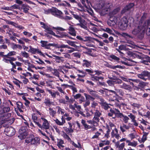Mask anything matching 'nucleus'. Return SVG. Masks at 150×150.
Returning a JSON list of instances; mask_svg holds the SVG:
<instances>
[{
    "label": "nucleus",
    "mask_w": 150,
    "mask_h": 150,
    "mask_svg": "<svg viewBox=\"0 0 150 150\" xmlns=\"http://www.w3.org/2000/svg\"><path fill=\"white\" fill-rule=\"evenodd\" d=\"M40 122L42 124L39 122L38 126L42 129H48L50 127V124L48 120L42 116L40 118Z\"/></svg>",
    "instance_id": "nucleus-1"
},
{
    "label": "nucleus",
    "mask_w": 150,
    "mask_h": 150,
    "mask_svg": "<svg viewBox=\"0 0 150 150\" xmlns=\"http://www.w3.org/2000/svg\"><path fill=\"white\" fill-rule=\"evenodd\" d=\"M25 142L27 144L30 143L31 144L37 145L40 143V139L38 137L33 138V136H30L26 139Z\"/></svg>",
    "instance_id": "nucleus-2"
},
{
    "label": "nucleus",
    "mask_w": 150,
    "mask_h": 150,
    "mask_svg": "<svg viewBox=\"0 0 150 150\" xmlns=\"http://www.w3.org/2000/svg\"><path fill=\"white\" fill-rule=\"evenodd\" d=\"M53 28L57 30L56 33L58 35H57L55 34V35L54 36L58 38H63L67 36V34H66V33L65 32H61L59 31V30L62 31H65L66 29H65L59 27H53Z\"/></svg>",
    "instance_id": "nucleus-3"
},
{
    "label": "nucleus",
    "mask_w": 150,
    "mask_h": 150,
    "mask_svg": "<svg viewBox=\"0 0 150 150\" xmlns=\"http://www.w3.org/2000/svg\"><path fill=\"white\" fill-rule=\"evenodd\" d=\"M27 128L25 127H22L19 130L18 137L21 139L25 138L28 134Z\"/></svg>",
    "instance_id": "nucleus-4"
},
{
    "label": "nucleus",
    "mask_w": 150,
    "mask_h": 150,
    "mask_svg": "<svg viewBox=\"0 0 150 150\" xmlns=\"http://www.w3.org/2000/svg\"><path fill=\"white\" fill-rule=\"evenodd\" d=\"M44 13L46 14L51 13L52 15L60 17L62 16L63 13L59 10H45Z\"/></svg>",
    "instance_id": "nucleus-5"
},
{
    "label": "nucleus",
    "mask_w": 150,
    "mask_h": 150,
    "mask_svg": "<svg viewBox=\"0 0 150 150\" xmlns=\"http://www.w3.org/2000/svg\"><path fill=\"white\" fill-rule=\"evenodd\" d=\"M150 76V72L146 70L143 71L137 75L138 78L145 81L148 79Z\"/></svg>",
    "instance_id": "nucleus-6"
},
{
    "label": "nucleus",
    "mask_w": 150,
    "mask_h": 150,
    "mask_svg": "<svg viewBox=\"0 0 150 150\" xmlns=\"http://www.w3.org/2000/svg\"><path fill=\"white\" fill-rule=\"evenodd\" d=\"M4 132L6 135L8 136H11L15 134V129L11 127H8L5 128Z\"/></svg>",
    "instance_id": "nucleus-7"
},
{
    "label": "nucleus",
    "mask_w": 150,
    "mask_h": 150,
    "mask_svg": "<svg viewBox=\"0 0 150 150\" xmlns=\"http://www.w3.org/2000/svg\"><path fill=\"white\" fill-rule=\"evenodd\" d=\"M40 24L42 25L41 27L45 29V32L54 36L55 35V33L52 30L51 28L45 23L42 22H40Z\"/></svg>",
    "instance_id": "nucleus-8"
},
{
    "label": "nucleus",
    "mask_w": 150,
    "mask_h": 150,
    "mask_svg": "<svg viewBox=\"0 0 150 150\" xmlns=\"http://www.w3.org/2000/svg\"><path fill=\"white\" fill-rule=\"evenodd\" d=\"M128 21L127 18L124 17L122 18L120 23V26L122 30L125 29L128 26Z\"/></svg>",
    "instance_id": "nucleus-9"
},
{
    "label": "nucleus",
    "mask_w": 150,
    "mask_h": 150,
    "mask_svg": "<svg viewBox=\"0 0 150 150\" xmlns=\"http://www.w3.org/2000/svg\"><path fill=\"white\" fill-rule=\"evenodd\" d=\"M95 112L93 113L92 110H91V112L92 113L94 114V117L93 118L94 120H96V122H98L99 121V117L101 115V114L100 111L97 109L94 110Z\"/></svg>",
    "instance_id": "nucleus-10"
},
{
    "label": "nucleus",
    "mask_w": 150,
    "mask_h": 150,
    "mask_svg": "<svg viewBox=\"0 0 150 150\" xmlns=\"http://www.w3.org/2000/svg\"><path fill=\"white\" fill-rule=\"evenodd\" d=\"M29 49L28 51V52H30V53L35 54L36 53H37L40 55H43V54L42 52L38 48H35L32 47L31 46H29Z\"/></svg>",
    "instance_id": "nucleus-11"
},
{
    "label": "nucleus",
    "mask_w": 150,
    "mask_h": 150,
    "mask_svg": "<svg viewBox=\"0 0 150 150\" xmlns=\"http://www.w3.org/2000/svg\"><path fill=\"white\" fill-rule=\"evenodd\" d=\"M41 44V46L44 47L45 49H50L51 46H53V44L51 43H48V42L47 41L41 40L40 42Z\"/></svg>",
    "instance_id": "nucleus-12"
},
{
    "label": "nucleus",
    "mask_w": 150,
    "mask_h": 150,
    "mask_svg": "<svg viewBox=\"0 0 150 150\" xmlns=\"http://www.w3.org/2000/svg\"><path fill=\"white\" fill-rule=\"evenodd\" d=\"M10 110V109L9 107H5L0 111V113H4L3 115H2V116H3L4 117H5V118L4 119H6L7 117L6 116L7 114L6 112L9 111Z\"/></svg>",
    "instance_id": "nucleus-13"
},
{
    "label": "nucleus",
    "mask_w": 150,
    "mask_h": 150,
    "mask_svg": "<svg viewBox=\"0 0 150 150\" xmlns=\"http://www.w3.org/2000/svg\"><path fill=\"white\" fill-rule=\"evenodd\" d=\"M111 136L112 137H115L116 139H118L119 137V135L118 134L117 129L115 128L114 129H113L111 132Z\"/></svg>",
    "instance_id": "nucleus-14"
},
{
    "label": "nucleus",
    "mask_w": 150,
    "mask_h": 150,
    "mask_svg": "<svg viewBox=\"0 0 150 150\" xmlns=\"http://www.w3.org/2000/svg\"><path fill=\"white\" fill-rule=\"evenodd\" d=\"M52 56L55 57L54 59L55 60V61L56 63H63L64 61V58L63 57H60L54 55H53Z\"/></svg>",
    "instance_id": "nucleus-15"
},
{
    "label": "nucleus",
    "mask_w": 150,
    "mask_h": 150,
    "mask_svg": "<svg viewBox=\"0 0 150 150\" xmlns=\"http://www.w3.org/2000/svg\"><path fill=\"white\" fill-rule=\"evenodd\" d=\"M87 90L89 94L94 98H99V96L97 93L96 91L90 89L89 88H87Z\"/></svg>",
    "instance_id": "nucleus-16"
},
{
    "label": "nucleus",
    "mask_w": 150,
    "mask_h": 150,
    "mask_svg": "<svg viewBox=\"0 0 150 150\" xmlns=\"http://www.w3.org/2000/svg\"><path fill=\"white\" fill-rule=\"evenodd\" d=\"M57 146L61 149L63 150L64 147V142L61 139H57Z\"/></svg>",
    "instance_id": "nucleus-17"
},
{
    "label": "nucleus",
    "mask_w": 150,
    "mask_h": 150,
    "mask_svg": "<svg viewBox=\"0 0 150 150\" xmlns=\"http://www.w3.org/2000/svg\"><path fill=\"white\" fill-rule=\"evenodd\" d=\"M16 54V52L14 51H11L8 52L6 54L7 59L8 60L7 62H8L9 60H11V59H16L15 58L10 57L11 56H14Z\"/></svg>",
    "instance_id": "nucleus-18"
},
{
    "label": "nucleus",
    "mask_w": 150,
    "mask_h": 150,
    "mask_svg": "<svg viewBox=\"0 0 150 150\" xmlns=\"http://www.w3.org/2000/svg\"><path fill=\"white\" fill-rule=\"evenodd\" d=\"M125 146V143H124L120 144L119 142L118 141L115 143V146L118 148L119 150H123Z\"/></svg>",
    "instance_id": "nucleus-19"
},
{
    "label": "nucleus",
    "mask_w": 150,
    "mask_h": 150,
    "mask_svg": "<svg viewBox=\"0 0 150 150\" xmlns=\"http://www.w3.org/2000/svg\"><path fill=\"white\" fill-rule=\"evenodd\" d=\"M101 5L102 9H110L111 8L112 6V5L110 3H102Z\"/></svg>",
    "instance_id": "nucleus-20"
},
{
    "label": "nucleus",
    "mask_w": 150,
    "mask_h": 150,
    "mask_svg": "<svg viewBox=\"0 0 150 150\" xmlns=\"http://www.w3.org/2000/svg\"><path fill=\"white\" fill-rule=\"evenodd\" d=\"M119 86L120 88L124 89L126 90H131L132 89L131 86L129 85H127L125 83H122L119 85Z\"/></svg>",
    "instance_id": "nucleus-21"
},
{
    "label": "nucleus",
    "mask_w": 150,
    "mask_h": 150,
    "mask_svg": "<svg viewBox=\"0 0 150 150\" xmlns=\"http://www.w3.org/2000/svg\"><path fill=\"white\" fill-rule=\"evenodd\" d=\"M61 120L62 122L60 121L57 119L54 120V121L57 125L59 126H62L65 122V119L64 118L63 116H62Z\"/></svg>",
    "instance_id": "nucleus-22"
},
{
    "label": "nucleus",
    "mask_w": 150,
    "mask_h": 150,
    "mask_svg": "<svg viewBox=\"0 0 150 150\" xmlns=\"http://www.w3.org/2000/svg\"><path fill=\"white\" fill-rule=\"evenodd\" d=\"M68 30L69 31V33L70 35L74 36L76 35V31L74 28L72 26H70L69 27Z\"/></svg>",
    "instance_id": "nucleus-23"
},
{
    "label": "nucleus",
    "mask_w": 150,
    "mask_h": 150,
    "mask_svg": "<svg viewBox=\"0 0 150 150\" xmlns=\"http://www.w3.org/2000/svg\"><path fill=\"white\" fill-rule=\"evenodd\" d=\"M52 73L54 75L57 77L61 82H63L64 80V78L60 77L59 76V73L57 69H54L53 71H52Z\"/></svg>",
    "instance_id": "nucleus-24"
},
{
    "label": "nucleus",
    "mask_w": 150,
    "mask_h": 150,
    "mask_svg": "<svg viewBox=\"0 0 150 150\" xmlns=\"http://www.w3.org/2000/svg\"><path fill=\"white\" fill-rule=\"evenodd\" d=\"M130 127L129 126H127L124 124H123L122 125H121L120 126V130L122 133L126 132V130L129 129Z\"/></svg>",
    "instance_id": "nucleus-25"
},
{
    "label": "nucleus",
    "mask_w": 150,
    "mask_h": 150,
    "mask_svg": "<svg viewBox=\"0 0 150 150\" xmlns=\"http://www.w3.org/2000/svg\"><path fill=\"white\" fill-rule=\"evenodd\" d=\"M32 119L34 122L38 126L40 120L38 119L37 114L35 113L33 114H32Z\"/></svg>",
    "instance_id": "nucleus-26"
},
{
    "label": "nucleus",
    "mask_w": 150,
    "mask_h": 150,
    "mask_svg": "<svg viewBox=\"0 0 150 150\" xmlns=\"http://www.w3.org/2000/svg\"><path fill=\"white\" fill-rule=\"evenodd\" d=\"M112 11L110 12L109 15L110 16V19L108 20H110V22L112 23V21H113V23L114 24L115 23V22L114 21L113 18H112L114 14L116 13L117 12V10H111Z\"/></svg>",
    "instance_id": "nucleus-27"
},
{
    "label": "nucleus",
    "mask_w": 150,
    "mask_h": 150,
    "mask_svg": "<svg viewBox=\"0 0 150 150\" xmlns=\"http://www.w3.org/2000/svg\"><path fill=\"white\" fill-rule=\"evenodd\" d=\"M90 39V41H88L86 43V45L87 46L90 47H93V43H94V40H95V38L91 37Z\"/></svg>",
    "instance_id": "nucleus-28"
},
{
    "label": "nucleus",
    "mask_w": 150,
    "mask_h": 150,
    "mask_svg": "<svg viewBox=\"0 0 150 150\" xmlns=\"http://www.w3.org/2000/svg\"><path fill=\"white\" fill-rule=\"evenodd\" d=\"M115 110L116 111V115H115L114 117H112V118L115 119L116 117L118 118H123L124 115L122 113L120 112V111L118 109L115 108Z\"/></svg>",
    "instance_id": "nucleus-29"
},
{
    "label": "nucleus",
    "mask_w": 150,
    "mask_h": 150,
    "mask_svg": "<svg viewBox=\"0 0 150 150\" xmlns=\"http://www.w3.org/2000/svg\"><path fill=\"white\" fill-rule=\"evenodd\" d=\"M81 123L85 130H87L91 128V126L88 125L86 124V122L85 120L82 119L81 120Z\"/></svg>",
    "instance_id": "nucleus-30"
},
{
    "label": "nucleus",
    "mask_w": 150,
    "mask_h": 150,
    "mask_svg": "<svg viewBox=\"0 0 150 150\" xmlns=\"http://www.w3.org/2000/svg\"><path fill=\"white\" fill-rule=\"evenodd\" d=\"M127 60L129 61L130 62H122V64L126 65L131 66L135 64V63H136L135 62L132 60H131L130 59H127Z\"/></svg>",
    "instance_id": "nucleus-31"
},
{
    "label": "nucleus",
    "mask_w": 150,
    "mask_h": 150,
    "mask_svg": "<svg viewBox=\"0 0 150 150\" xmlns=\"http://www.w3.org/2000/svg\"><path fill=\"white\" fill-rule=\"evenodd\" d=\"M79 22L80 23V26L81 28H83L87 30L88 28L86 25V23L84 20L82 19Z\"/></svg>",
    "instance_id": "nucleus-32"
},
{
    "label": "nucleus",
    "mask_w": 150,
    "mask_h": 150,
    "mask_svg": "<svg viewBox=\"0 0 150 150\" xmlns=\"http://www.w3.org/2000/svg\"><path fill=\"white\" fill-rule=\"evenodd\" d=\"M141 31H142V27H138L132 30V33L134 35H136L141 32Z\"/></svg>",
    "instance_id": "nucleus-33"
},
{
    "label": "nucleus",
    "mask_w": 150,
    "mask_h": 150,
    "mask_svg": "<svg viewBox=\"0 0 150 150\" xmlns=\"http://www.w3.org/2000/svg\"><path fill=\"white\" fill-rule=\"evenodd\" d=\"M91 62L89 61L86 59H84L83 61L82 65L85 66L87 67H88L91 66Z\"/></svg>",
    "instance_id": "nucleus-34"
},
{
    "label": "nucleus",
    "mask_w": 150,
    "mask_h": 150,
    "mask_svg": "<svg viewBox=\"0 0 150 150\" xmlns=\"http://www.w3.org/2000/svg\"><path fill=\"white\" fill-rule=\"evenodd\" d=\"M56 108L57 109V113L58 114L63 115L65 113V110L62 109L60 106H57Z\"/></svg>",
    "instance_id": "nucleus-35"
},
{
    "label": "nucleus",
    "mask_w": 150,
    "mask_h": 150,
    "mask_svg": "<svg viewBox=\"0 0 150 150\" xmlns=\"http://www.w3.org/2000/svg\"><path fill=\"white\" fill-rule=\"evenodd\" d=\"M126 142L128 143V146H131L134 147H135L137 144V142L133 141L132 142H131L129 140H127Z\"/></svg>",
    "instance_id": "nucleus-36"
},
{
    "label": "nucleus",
    "mask_w": 150,
    "mask_h": 150,
    "mask_svg": "<svg viewBox=\"0 0 150 150\" xmlns=\"http://www.w3.org/2000/svg\"><path fill=\"white\" fill-rule=\"evenodd\" d=\"M17 108L20 112H23L22 109L23 108V105L22 103L20 102H18L16 103Z\"/></svg>",
    "instance_id": "nucleus-37"
},
{
    "label": "nucleus",
    "mask_w": 150,
    "mask_h": 150,
    "mask_svg": "<svg viewBox=\"0 0 150 150\" xmlns=\"http://www.w3.org/2000/svg\"><path fill=\"white\" fill-rule=\"evenodd\" d=\"M84 95L85 97L86 100H90L93 101L95 99V98L90 95L86 93H84Z\"/></svg>",
    "instance_id": "nucleus-38"
},
{
    "label": "nucleus",
    "mask_w": 150,
    "mask_h": 150,
    "mask_svg": "<svg viewBox=\"0 0 150 150\" xmlns=\"http://www.w3.org/2000/svg\"><path fill=\"white\" fill-rule=\"evenodd\" d=\"M72 85H68V86L73 91V93H76L77 90L76 88L75 87V85L73 82H72Z\"/></svg>",
    "instance_id": "nucleus-39"
},
{
    "label": "nucleus",
    "mask_w": 150,
    "mask_h": 150,
    "mask_svg": "<svg viewBox=\"0 0 150 150\" xmlns=\"http://www.w3.org/2000/svg\"><path fill=\"white\" fill-rule=\"evenodd\" d=\"M110 143V142L108 140L102 141L99 144V146L100 147H102L105 145H109Z\"/></svg>",
    "instance_id": "nucleus-40"
},
{
    "label": "nucleus",
    "mask_w": 150,
    "mask_h": 150,
    "mask_svg": "<svg viewBox=\"0 0 150 150\" xmlns=\"http://www.w3.org/2000/svg\"><path fill=\"white\" fill-rule=\"evenodd\" d=\"M4 52H0V57L3 58L2 61L6 63L8 60L7 59L6 54L4 55Z\"/></svg>",
    "instance_id": "nucleus-41"
},
{
    "label": "nucleus",
    "mask_w": 150,
    "mask_h": 150,
    "mask_svg": "<svg viewBox=\"0 0 150 150\" xmlns=\"http://www.w3.org/2000/svg\"><path fill=\"white\" fill-rule=\"evenodd\" d=\"M11 59V60H9L8 62H7L6 63L7 64L10 63L12 65V68L13 69H16V65L13 62V61H14L16 60V59Z\"/></svg>",
    "instance_id": "nucleus-42"
},
{
    "label": "nucleus",
    "mask_w": 150,
    "mask_h": 150,
    "mask_svg": "<svg viewBox=\"0 0 150 150\" xmlns=\"http://www.w3.org/2000/svg\"><path fill=\"white\" fill-rule=\"evenodd\" d=\"M49 112L50 115L52 117H54L56 115L57 112L54 110L53 108H49Z\"/></svg>",
    "instance_id": "nucleus-43"
},
{
    "label": "nucleus",
    "mask_w": 150,
    "mask_h": 150,
    "mask_svg": "<svg viewBox=\"0 0 150 150\" xmlns=\"http://www.w3.org/2000/svg\"><path fill=\"white\" fill-rule=\"evenodd\" d=\"M21 56L23 57L26 59L30 58L29 54L26 52L25 51H21Z\"/></svg>",
    "instance_id": "nucleus-44"
},
{
    "label": "nucleus",
    "mask_w": 150,
    "mask_h": 150,
    "mask_svg": "<svg viewBox=\"0 0 150 150\" xmlns=\"http://www.w3.org/2000/svg\"><path fill=\"white\" fill-rule=\"evenodd\" d=\"M46 90L49 93H50L51 96L53 98H55L56 97V93H54V92H52V91L51 90H50L48 89L47 88H46Z\"/></svg>",
    "instance_id": "nucleus-45"
},
{
    "label": "nucleus",
    "mask_w": 150,
    "mask_h": 150,
    "mask_svg": "<svg viewBox=\"0 0 150 150\" xmlns=\"http://www.w3.org/2000/svg\"><path fill=\"white\" fill-rule=\"evenodd\" d=\"M101 16H104L108 12V10H96Z\"/></svg>",
    "instance_id": "nucleus-46"
},
{
    "label": "nucleus",
    "mask_w": 150,
    "mask_h": 150,
    "mask_svg": "<svg viewBox=\"0 0 150 150\" xmlns=\"http://www.w3.org/2000/svg\"><path fill=\"white\" fill-rule=\"evenodd\" d=\"M134 5V4L133 3H131L127 5L123 9H130Z\"/></svg>",
    "instance_id": "nucleus-47"
},
{
    "label": "nucleus",
    "mask_w": 150,
    "mask_h": 150,
    "mask_svg": "<svg viewBox=\"0 0 150 150\" xmlns=\"http://www.w3.org/2000/svg\"><path fill=\"white\" fill-rule=\"evenodd\" d=\"M63 128L65 131L67 132V134H69V133H72L73 132L74 130L72 129L71 128H67L66 127H63Z\"/></svg>",
    "instance_id": "nucleus-48"
},
{
    "label": "nucleus",
    "mask_w": 150,
    "mask_h": 150,
    "mask_svg": "<svg viewBox=\"0 0 150 150\" xmlns=\"http://www.w3.org/2000/svg\"><path fill=\"white\" fill-rule=\"evenodd\" d=\"M78 71L79 73L82 74H78V76L79 77H85L86 75V72L83 71H81L80 70H78Z\"/></svg>",
    "instance_id": "nucleus-49"
},
{
    "label": "nucleus",
    "mask_w": 150,
    "mask_h": 150,
    "mask_svg": "<svg viewBox=\"0 0 150 150\" xmlns=\"http://www.w3.org/2000/svg\"><path fill=\"white\" fill-rule=\"evenodd\" d=\"M69 142H70V143L72 144L75 147L81 148V144L79 143H78V145H77L73 141H71H71H70Z\"/></svg>",
    "instance_id": "nucleus-50"
},
{
    "label": "nucleus",
    "mask_w": 150,
    "mask_h": 150,
    "mask_svg": "<svg viewBox=\"0 0 150 150\" xmlns=\"http://www.w3.org/2000/svg\"><path fill=\"white\" fill-rule=\"evenodd\" d=\"M44 103L46 105L48 106H50L52 103V102H51L50 100L48 98L45 99Z\"/></svg>",
    "instance_id": "nucleus-51"
},
{
    "label": "nucleus",
    "mask_w": 150,
    "mask_h": 150,
    "mask_svg": "<svg viewBox=\"0 0 150 150\" xmlns=\"http://www.w3.org/2000/svg\"><path fill=\"white\" fill-rule=\"evenodd\" d=\"M131 105L134 109L139 108L140 107V105L139 104L134 103H131Z\"/></svg>",
    "instance_id": "nucleus-52"
},
{
    "label": "nucleus",
    "mask_w": 150,
    "mask_h": 150,
    "mask_svg": "<svg viewBox=\"0 0 150 150\" xmlns=\"http://www.w3.org/2000/svg\"><path fill=\"white\" fill-rule=\"evenodd\" d=\"M110 57L112 59L114 60L115 61L117 62L118 61L120 60V58L119 57H117L114 55L112 54L110 55Z\"/></svg>",
    "instance_id": "nucleus-53"
},
{
    "label": "nucleus",
    "mask_w": 150,
    "mask_h": 150,
    "mask_svg": "<svg viewBox=\"0 0 150 150\" xmlns=\"http://www.w3.org/2000/svg\"><path fill=\"white\" fill-rule=\"evenodd\" d=\"M62 136L64 139L67 140L68 141H71V139L65 133H63Z\"/></svg>",
    "instance_id": "nucleus-54"
},
{
    "label": "nucleus",
    "mask_w": 150,
    "mask_h": 150,
    "mask_svg": "<svg viewBox=\"0 0 150 150\" xmlns=\"http://www.w3.org/2000/svg\"><path fill=\"white\" fill-rule=\"evenodd\" d=\"M101 105L102 106V107L105 110L108 109L110 108V107L108 105V104H107L106 102L103 103Z\"/></svg>",
    "instance_id": "nucleus-55"
},
{
    "label": "nucleus",
    "mask_w": 150,
    "mask_h": 150,
    "mask_svg": "<svg viewBox=\"0 0 150 150\" xmlns=\"http://www.w3.org/2000/svg\"><path fill=\"white\" fill-rule=\"evenodd\" d=\"M59 102L60 103L64 104H68V101L64 99H60L59 100Z\"/></svg>",
    "instance_id": "nucleus-56"
},
{
    "label": "nucleus",
    "mask_w": 150,
    "mask_h": 150,
    "mask_svg": "<svg viewBox=\"0 0 150 150\" xmlns=\"http://www.w3.org/2000/svg\"><path fill=\"white\" fill-rule=\"evenodd\" d=\"M74 105L75 106V108L77 109V110L79 112H80L82 111V109L81 105H77L76 103H74Z\"/></svg>",
    "instance_id": "nucleus-57"
},
{
    "label": "nucleus",
    "mask_w": 150,
    "mask_h": 150,
    "mask_svg": "<svg viewBox=\"0 0 150 150\" xmlns=\"http://www.w3.org/2000/svg\"><path fill=\"white\" fill-rule=\"evenodd\" d=\"M13 82L15 84L18 86L19 88L20 87V86L19 84V83H21L22 82H21L16 79H15V80L13 81Z\"/></svg>",
    "instance_id": "nucleus-58"
},
{
    "label": "nucleus",
    "mask_w": 150,
    "mask_h": 150,
    "mask_svg": "<svg viewBox=\"0 0 150 150\" xmlns=\"http://www.w3.org/2000/svg\"><path fill=\"white\" fill-rule=\"evenodd\" d=\"M103 31L107 32L111 34H112V31L111 29L108 28H106L105 29H103Z\"/></svg>",
    "instance_id": "nucleus-59"
},
{
    "label": "nucleus",
    "mask_w": 150,
    "mask_h": 150,
    "mask_svg": "<svg viewBox=\"0 0 150 150\" xmlns=\"http://www.w3.org/2000/svg\"><path fill=\"white\" fill-rule=\"evenodd\" d=\"M123 120L124 122L125 123H127L128 122L129 120V118L126 115H124L123 117Z\"/></svg>",
    "instance_id": "nucleus-60"
},
{
    "label": "nucleus",
    "mask_w": 150,
    "mask_h": 150,
    "mask_svg": "<svg viewBox=\"0 0 150 150\" xmlns=\"http://www.w3.org/2000/svg\"><path fill=\"white\" fill-rule=\"evenodd\" d=\"M67 42L69 45L74 47H76V45L75 44V42L70 40H67Z\"/></svg>",
    "instance_id": "nucleus-61"
},
{
    "label": "nucleus",
    "mask_w": 150,
    "mask_h": 150,
    "mask_svg": "<svg viewBox=\"0 0 150 150\" xmlns=\"http://www.w3.org/2000/svg\"><path fill=\"white\" fill-rule=\"evenodd\" d=\"M95 40L98 42V45L99 46H103L105 45V44L103 42L97 39L96 38Z\"/></svg>",
    "instance_id": "nucleus-62"
},
{
    "label": "nucleus",
    "mask_w": 150,
    "mask_h": 150,
    "mask_svg": "<svg viewBox=\"0 0 150 150\" xmlns=\"http://www.w3.org/2000/svg\"><path fill=\"white\" fill-rule=\"evenodd\" d=\"M72 14L74 16V17L76 19L78 20L79 21V22L82 19V18L81 17H80L79 16L74 14V13H72Z\"/></svg>",
    "instance_id": "nucleus-63"
},
{
    "label": "nucleus",
    "mask_w": 150,
    "mask_h": 150,
    "mask_svg": "<svg viewBox=\"0 0 150 150\" xmlns=\"http://www.w3.org/2000/svg\"><path fill=\"white\" fill-rule=\"evenodd\" d=\"M118 49L121 50H127L126 46L123 45H121L119 46Z\"/></svg>",
    "instance_id": "nucleus-64"
}]
</instances>
